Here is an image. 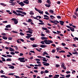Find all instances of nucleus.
Returning a JSON list of instances; mask_svg holds the SVG:
<instances>
[{
	"instance_id": "1",
	"label": "nucleus",
	"mask_w": 78,
	"mask_h": 78,
	"mask_svg": "<svg viewBox=\"0 0 78 78\" xmlns=\"http://www.w3.org/2000/svg\"><path fill=\"white\" fill-rule=\"evenodd\" d=\"M12 12L15 15L17 16H20L21 15V14H24V15H27V13L26 12H22V11H21V10H16V12L15 11H13ZM20 13H21V14Z\"/></svg>"
},
{
	"instance_id": "2",
	"label": "nucleus",
	"mask_w": 78,
	"mask_h": 78,
	"mask_svg": "<svg viewBox=\"0 0 78 78\" xmlns=\"http://www.w3.org/2000/svg\"><path fill=\"white\" fill-rule=\"evenodd\" d=\"M44 43H45V44H50V43L53 44V41L50 40H44Z\"/></svg>"
},
{
	"instance_id": "3",
	"label": "nucleus",
	"mask_w": 78,
	"mask_h": 78,
	"mask_svg": "<svg viewBox=\"0 0 78 78\" xmlns=\"http://www.w3.org/2000/svg\"><path fill=\"white\" fill-rule=\"evenodd\" d=\"M24 59H25V58H19L18 60L19 61H20L21 62H25V61H24Z\"/></svg>"
},
{
	"instance_id": "4",
	"label": "nucleus",
	"mask_w": 78,
	"mask_h": 78,
	"mask_svg": "<svg viewBox=\"0 0 78 78\" xmlns=\"http://www.w3.org/2000/svg\"><path fill=\"white\" fill-rule=\"evenodd\" d=\"M35 10L37 11L38 12H39L40 14H43V11H41V10L39 9H38L36 8H35Z\"/></svg>"
},
{
	"instance_id": "5",
	"label": "nucleus",
	"mask_w": 78,
	"mask_h": 78,
	"mask_svg": "<svg viewBox=\"0 0 78 78\" xmlns=\"http://www.w3.org/2000/svg\"><path fill=\"white\" fill-rule=\"evenodd\" d=\"M42 63L43 64V65L45 66H50L49 63H47L45 62H43Z\"/></svg>"
},
{
	"instance_id": "6",
	"label": "nucleus",
	"mask_w": 78,
	"mask_h": 78,
	"mask_svg": "<svg viewBox=\"0 0 78 78\" xmlns=\"http://www.w3.org/2000/svg\"><path fill=\"white\" fill-rule=\"evenodd\" d=\"M23 2L24 3H25L27 5L29 4V1L28 0H25V1H23Z\"/></svg>"
},
{
	"instance_id": "7",
	"label": "nucleus",
	"mask_w": 78,
	"mask_h": 78,
	"mask_svg": "<svg viewBox=\"0 0 78 78\" xmlns=\"http://www.w3.org/2000/svg\"><path fill=\"white\" fill-rule=\"evenodd\" d=\"M64 63H63L62 64L61 67H63V68L64 69H65V70H66V66H65Z\"/></svg>"
},
{
	"instance_id": "8",
	"label": "nucleus",
	"mask_w": 78,
	"mask_h": 78,
	"mask_svg": "<svg viewBox=\"0 0 78 78\" xmlns=\"http://www.w3.org/2000/svg\"><path fill=\"white\" fill-rule=\"evenodd\" d=\"M28 29L29 30V31H30V34H33V31L31 29H30V28H28Z\"/></svg>"
},
{
	"instance_id": "9",
	"label": "nucleus",
	"mask_w": 78,
	"mask_h": 78,
	"mask_svg": "<svg viewBox=\"0 0 78 78\" xmlns=\"http://www.w3.org/2000/svg\"><path fill=\"white\" fill-rule=\"evenodd\" d=\"M18 4H19V5H20L21 6H23L25 5V4L23 3V2H20Z\"/></svg>"
},
{
	"instance_id": "10",
	"label": "nucleus",
	"mask_w": 78,
	"mask_h": 78,
	"mask_svg": "<svg viewBox=\"0 0 78 78\" xmlns=\"http://www.w3.org/2000/svg\"><path fill=\"white\" fill-rule=\"evenodd\" d=\"M41 39L42 40H47L48 39V38H47V37H41Z\"/></svg>"
},
{
	"instance_id": "11",
	"label": "nucleus",
	"mask_w": 78,
	"mask_h": 78,
	"mask_svg": "<svg viewBox=\"0 0 78 78\" xmlns=\"http://www.w3.org/2000/svg\"><path fill=\"white\" fill-rule=\"evenodd\" d=\"M60 23L61 24V25H64V22L62 21H59Z\"/></svg>"
},
{
	"instance_id": "12",
	"label": "nucleus",
	"mask_w": 78,
	"mask_h": 78,
	"mask_svg": "<svg viewBox=\"0 0 78 78\" xmlns=\"http://www.w3.org/2000/svg\"><path fill=\"white\" fill-rule=\"evenodd\" d=\"M40 47H41V48H45L47 47V46L43 44H41L40 45Z\"/></svg>"
},
{
	"instance_id": "13",
	"label": "nucleus",
	"mask_w": 78,
	"mask_h": 78,
	"mask_svg": "<svg viewBox=\"0 0 78 78\" xmlns=\"http://www.w3.org/2000/svg\"><path fill=\"white\" fill-rule=\"evenodd\" d=\"M70 30H71V31H73V32L75 31V30H75V28L73 27H71Z\"/></svg>"
},
{
	"instance_id": "14",
	"label": "nucleus",
	"mask_w": 78,
	"mask_h": 78,
	"mask_svg": "<svg viewBox=\"0 0 78 78\" xmlns=\"http://www.w3.org/2000/svg\"><path fill=\"white\" fill-rule=\"evenodd\" d=\"M42 58H43V61H45V62H47V60L46 59V58L42 57Z\"/></svg>"
},
{
	"instance_id": "15",
	"label": "nucleus",
	"mask_w": 78,
	"mask_h": 78,
	"mask_svg": "<svg viewBox=\"0 0 78 78\" xmlns=\"http://www.w3.org/2000/svg\"><path fill=\"white\" fill-rule=\"evenodd\" d=\"M45 6L46 7H48V8H49V7H50L51 6V5L50 4H45Z\"/></svg>"
},
{
	"instance_id": "16",
	"label": "nucleus",
	"mask_w": 78,
	"mask_h": 78,
	"mask_svg": "<svg viewBox=\"0 0 78 78\" xmlns=\"http://www.w3.org/2000/svg\"><path fill=\"white\" fill-rule=\"evenodd\" d=\"M9 50L10 51H14V50L12 49L11 47L9 48Z\"/></svg>"
},
{
	"instance_id": "17",
	"label": "nucleus",
	"mask_w": 78,
	"mask_h": 78,
	"mask_svg": "<svg viewBox=\"0 0 78 78\" xmlns=\"http://www.w3.org/2000/svg\"><path fill=\"white\" fill-rule=\"evenodd\" d=\"M29 14L30 15H34V12L32 11H31L30 12Z\"/></svg>"
},
{
	"instance_id": "18",
	"label": "nucleus",
	"mask_w": 78,
	"mask_h": 78,
	"mask_svg": "<svg viewBox=\"0 0 78 78\" xmlns=\"http://www.w3.org/2000/svg\"><path fill=\"white\" fill-rule=\"evenodd\" d=\"M9 3H12V4H10L11 5H12V6H14V5H15V3H14V2H9Z\"/></svg>"
},
{
	"instance_id": "19",
	"label": "nucleus",
	"mask_w": 78,
	"mask_h": 78,
	"mask_svg": "<svg viewBox=\"0 0 78 78\" xmlns=\"http://www.w3.org/2000/svg\"><path fill=\"white\" fill-rule=\"evenodd\" d=\"M32 47H37V45L36 44H34L32 45Z\"/></svg>"
},
{
	"instance_id": "20",
	"label": "nucleus",
	"mask_w": 78,
	"mask_h": 78,
	"mask_svg": "<svg viewBox=\"0 0 78 78\" xmlns=\"http://www.w3.org/2000/svg\"><path fill=\"white\" fill-rule=\"evenodd\" d=\"M16 42L18 44H21V41H20V40H19V39L16 41Z\"/></svg>"
},
{
	"instance_id": "21",
	"label": "nucleus",
	"mask_w": 78,
	"mask_h": 78,
	"mask_svg": "<svg viewBox=\"0 0 78 78\" xmlns=\"http://www.w3.org/2000/svg\"><path fill=\"white\" fill-rule=\"evenodd\" d=\"M41 66H42V65L41 64H38V65H34L35 66H36L37 67H41Z\"/></svg>"
},
{
	"instance_id": "22",
	"label": "nucleus",
	"mask_w": 78,
	"mask_h": 78,
	"mask_svg": "<svg viewBox=\"0 0 78 78\" xmlns=\"http://www.w3.org/2000/svg\"><path fill=\"white\" fill-rule=\"evenodd\" d=\"M27 35L29 37H31V36H33V35H32V34H27Z\"/></svg>"
},
{
	"instance_id": "23",
	"label": "nucleus",
	"mask_w": 78,
	"mask_h": 78,
	"mask_svg": "<svg viewBox=\"0 0 78 78\" xmlns=\"http://www.w3.org/2000/svg\"><path fill=\"white\" fill-rule=\"evenodd\" d=\"M9 69H14V66H11L10 67H9Z\"/></svg>"
},
{
	"instance_id": "24",
	"label": "nucleus",
	"mask_w": 78,
	"mask_h": 78,
	"mask_svg": "<svg viewBox=\"0 0 78 78\" xmlns=\"http://www.w3.org/2000/svg\"><path fill=\"white\" fill-rule=\"evenodd\" d=\"M49 12H50V13H51V14H53V13L54 12V11H53V10L51 9L49 11Z\"/></svg>"
},
{
	"instance_id": "25",
	"label": "nucleus",
	"mask_w": 78,
	"mask_h": 78,
	"mask_svg": "<svg viewBox=\"0 0 78 78\" xmlns=\"http://www.w3.org/2000/svg\"><path fill=\"white\" fill-rule=\"evenodd\" d=\"M1 59H2V61H3L4 62H5L6 61V60L3 57H2L1 58Z\"/></svg>"
},
{
	"instance_id": "26",
	"label": "nucleus",
	"mask_w": 78,
	"mask_h": 78,
	"mask_svg": "<svg viewBox=\"0 0 78 78\" xmlns=\"http://www.w3.org/2000/svg\"><path fill=\"white\" fill-rule=\"evenodd\" d=\"M6 61H12V59H11V58H7L6 60Z\"/></svg>"
},
{
	"instance_id": "27",
	"label": "nucleus",
	"mask_w": 78,
	"mask_h": 78,
	"mask_svg": "<svg viewBox=\"0 0 78 78\" xmlns=\"http://www.w3.org/2000/svg\"><path fill=\"white\" fill-rule=\"evenodd\" d=\"M50 17L51 18V19H55V16H53V15H51L50 16Z\"/></svg>"
},
{
	"instance_id": "28",
	"label": "nucleus",
	"mask_w": 78,
	"mask_h": 78,
	"mask_svg": "<svg viewBox=\"0 0 78 78\" xmlns=\"http://www.w3.org/2000/svg\"><path fill=\"white\" fill-rule=\"evenodd\" d=\"M3 37H2V39H4L6 40L8 39V38H7V37L5 36H3Z\"/></svg>"
},
{
	"instance_id": "29",
	"label": "nucleus",
	"mask_w": 78,
	"mask_h": 78,
	"mask_svg": "<svg viewBox=\"0 0 78 78\" xmlns=\"http://www.w3.org/2000/svg\"><path fill=\"white\" fill-rule=\"evenodd\" d=\"M15 73H9L8 74V75H12V76L13 75H14Z\"/></svg>"
},
{
	"instance_id": "30",
	"label": "nucleus",
	"mask_w": 78,
	"mask_h": 78,
	"mask_svg": "<svg viewBox=\"0 0 78 78\" xmlns=\"http://www.w3.org/2000/svg\"><path fill=\"white\" fill-rule=\"evenodd\" d=\"M47 2L48 3V4H51V2L50 0H47Z\"/></svg>"
},
{
	"instance_id": "31",
	"label": "nucleus",
	"mask_w": 78,
	"mask_h": 78,
	"mask_svg": "<svg viewBox=\"0 0 78 78\" xmlns=\"http://www.w3.org/2000/svg\"><path fill=\"white\" fill-rule=\"evenodd\" d=\"M40 43L42 44H44V45H45V41H41Z\"/></svg>"
},
{
	"instance_id": "32",
	"label": "nucleus",
	"mask_w": 78,
	"mask_h": 78,
	"mask_svg": "<svg viewBox=\"0 0 78 78\" xmlns=\"http://www.w3.org/2000/svg\"><path fill=\"white\" fill-rule=\"evenodd\" d=\"M5 27L6 28H11V26L10 25H7Z\"/></svg>"
},
{
	"instance_id": "33",
	"label": "nucleus",
	"mask_w": 78,
	"mask_h": 78,
	"mask_svg": "<svg viewBox=\"0 0 78 78\" xmlns=\"http://www.w3.org/2000/svg\"><path fill=\"white\" fill-rule=\"evenodd\" d=\"M30 39L31 40V41H34L35 40V39L33 37L30 38Z\"/></svg>"
},
{
	"instance_id": "34",
	"label": "nucleus",
	"mask_w": 78,
	"mask_h": 78,
	"mask_svg": "<svg viewBox=\"0 0 78 78\" xmlns=\"http://www.w3.org/2000/svg\"><path fill=\"white\" fill-rule=\"evenodd\" d=\"M70 76V75L69 74L67 75L66 76V78H69Z\"/></svg>"
},
{
	"instance_id": "35",
	"label": "nucleus",
	"mask_w": 78,
	"mask_h": 78,
	"mask_svg": "<svg viewBox=\"0 0 78 78\" xmlns=\"http://www.w3.org/2000/svg\"><path fill=\"white\" fill-rule=\"evenodd\" d=\"M18 40L21 41H22V42H24V40L22 38L19 39Z\"/></svg>"
},
{
	"instance_id": "36",
	"label": "nucleus",
	"mask_w": 78,
	"mask_h": 78,
	"mask_svg": "<svg viewBox=\"0 0 78 78\" xmlns=\"http://www.w3.org/2000/svg\"><path fill=\"white\" fill-rule=\"evenodd\" d=\"M42 29L43 30H47V29L46 28H45L44 27H42Z\"/></svg>"
},
{
	"instance_id": "37",
	"label": "nucleus",
	"mask_w": 78,
	"mask_h": 78,
	"mask_svg": "<svg viewBox=\"0 0 78 78\" xmlns=\"http://www.w3.org/2000/svg\"><path fill=\"white\" fill-rule=\"evenodd\" d=\"M43 54H44V55H48V54L47 52H44Z\"/></svg>"
},
{
	"instance_id": "38",
	"label": "nucleus",
	"mask_w": 78,
	"mask_h": 78,
	"mask_svg": "<svg viewBox=\"0 0 78 78\" xmlns=\"http://www.w3.org/2000/svg\"><path fill=\"white\" fill-rule=\"evenodd\" d=\"M20 34L21 35V36H24V34L22 33V32H20Z\"/></svg>"
},
{
	"instance_id": "39",
	"label": "nucleus",
	"mask_w": 78,
	"mask_h": 78,
	"mask_svg": "<svg viewBox=\"0 0 78 78\" xmlns=\"http://www.w3.org/2000/svg\"><path fill=\"white\" fill-rule=\"evenodd\" d=\"M66 51H65L63 50L61 51H59V53H65Z\"/></svg>"
},
{
	"instance_id": "40",
	"label": "nucleus",
	"mask_w": 78,
	"mask_h": 78,
	"mask_svg": "<svg viewBox=\"0 0 78 78\" xmlns=\"http://www.w3.org/2000/svg\"><path fill=\"white\" fill-rule=\"evenodd\" d=\"M32 22V20L31 19H28V22Z\"/></svg>"
},
{
	"instance_id": "41",
	"label": "nucleus",
	"mask_w": 78,
	"mask_h": 78,
	"mask_svg": "<svg viewBox=\"0 0 78 78\" xmlns=\"http://www.w3.org/2000/svg\"><path fill=\"white\" fill-rule=\"evenodd\" d=\"M61 45H62V46H65L66 45V44L64 43H62L61 44Z\"/></svg>"
},
{
	"instance_id": "42",
	"label": "nucleus",
	"mask_w": 78,
	"mask_h": 78,
	"mask_svg": "<svg viewBox=\"0 0 78 78\" xmlns=\"http://www.w3.org/2000/svg\"><path fill=\"white\" fill-rule=\"evenodd\" d=\"M7 57H9V58H11V57H12V55H7Z\"/></svg>"
},
{
	"instance_id": "43",
	"label": "nucleus",
	"mask_w": 78,
	"mask_h": 78,
	"mask_svg": "<svg viewBox=\"0 0 78 78\" xmlns=\"http://www.w3.org/2000/svg\"><path fill=\"white\" fill-rule=\"evenodd\" d=\"M51 23H56V21H50Z\"/></svg>"
},
{
	"instance_id": "44",
	"label": "nucleus",
	"mask_w": 78,
	"mask_h": 78,
	"mask_svg": "<svg viewBox=\"0 0 78 78\" xmlns=\"http://www.w3.org/2000/svg\"><path fill=\"white\" fill-rule=\"evenodd\" d=\"M55 51H55V49H53L51 51V52H52V53H55Z\"/></svg>"
},
{
	"instance_id": "45",
	"label": "nucleus",
	"mask_w": 78,
	"mask_h": 78,
	"mask_svg": "<svg viewBox=\"0 0 78 78\" xmlns=\"http://www.w3.org/2000/svg\"><path fill=\"white\" fill-rule=\"evenodd\" d=\"M36 62L38 64H41V62H39V61H37Z\"/></svg>"
},
{
	"instance_id": "46",
	"label": "nucleus",
	"mask_w": 78,
	"mask_h": 78,
	"mask_svg": "<svg viewBox=\"0 0 78 78\" xmlns=\"http://www.w3.org/2000/svg\"><path fill=\"white\" fill-rule=\"evenodd\" d=\"M44 17H47L48 18H49V17H48V16L47 15H44Z\"/></svg>"
},
{
	"instance_id": "47",
	"label": "nucleus",
	"mask_w": 78,
	"mask_h": 78,
	"mask_svg": "<svg viewBox=\"0 0 78 78\" xmlns=\"http://www.w3.org/2000/svg\"><path fill=\"white\" fill-rule=\"evenodd\" d=\"M39 25H44V23H39Z\"/></svg>"
},
{
	"instance_id": "48",
	"label": "nucleus",
	"mask_w": 78,
	"mask_h": 78,
	"mask_svg": "<svg viewBox=\"0 0 78 78\" xmlns=\"http://www.w3.org/2000/svg\"><path fill=\"white\" fill-rule=\"evenodd\" d=\"M10 54H11V55H15V53H14V52H11L10 53Z\"/></svg>"
},
{
	"instance_id": "49",
	"label": "nucleus",
	"mask_w": 78,
	"mask_h": 78,
	"mask_svg": "<svg viewBox=\"0 0 78 78\" xmlns=\"http://www.w3.org/2000/svg\"><path fill=\"white\" fill-rule=\"evenodd\" d=\"M8 39H9V41H11V40L12 39V37H9Z\"/></svg>"
},
{
	"instance_id": "50",
	"label": "nucleus",
	"mask_w": 78,
	"mask_h": 78,
	"mask_svg": "<svg viewBox=\"0 0 78 78\" xmlns=\"http://www.w3.org/2000/svg\"><path fill=\"white\" fill-rule=\"evenodd\" d=\"M38 1L40 3H42V0H38Z\"/></svg>"
},
{
	"instance_id": "51",
	"label": "nucleus",
	"mask_w": 78,
	"mask_h": 78,
	"mask_svg": "<svg viewBox=\"0 0 78 78\" xmlns=\"http://www.w3.org/2000/svg\"><path fill=\"white\" fill-rule=\"evenodd\" d=\"M18 23V21L17 20L15 22H14V23H15V24H17V23Z\"/></svg>"
},
{
	"instance_id": "52",
	"label": "nucleus",
	"mask_w": 78,
	"mask_h": 78,
	"mask_svg": "<svg viewBox=\"0 0 78 78\" xmlns=\"http://www.w3.org/2000/svg\"><path fill=\"white\" fill-rule=\"evenodd\" d=\"M44 72H45V73H48V72H49V71H48V70H45Z\"/></svg>"
},
{
	"instance_id": "53",
	"label": "nucleus",
	"mask_w": 78,
	"mask_h": 78,
	"mask_svg": "<svg viewBox=\"0 0 78 78\" xmlns=\"http://www.w3.org/2000/svg\"><path fill=\"white\" fill-rule=\"evenodd\" d=\"M66 27L69 29H70L71 28V27L69 26H66Z\"/></svg>"
},
{
	"instance_id": "54",
	"label": "nucleus",
	"mask_w": 78,
	"mask_h": 78,
	"mask_svg": "<svg viewBox=\"0 0 78 78\" xmlns=\"http://www.w3.org/2000/svg\"><path fill=\"white\" fill-rule=\"evenodd\" d=\"M45 13L46 14H47V15H50V14L48 13V12H47V11H46L45 12Z\"/></svg>"
},
{
	"instance_id": "55",
	"label": "nucleus",
	"mask_w": 78,
	"mask_h": 78,
	"mask_svg": "<svg viewBox=\"0 0 78 78\" xmlns=\"http://www.w3.org/2000/svg\"><path fill=\"white\" fill-rule=\"evenodd\" d=\"M19 9V10H23V9L22 8H18L17 9Z\"/></svg>"
},
{
	"instance_id": "56",
	"label": "nucleus",
	"mask_w": 78,
	"mask_h": 78,
	"mask_svg": "<svg viewBox=\"0 0 78 78\" xmlns=\"http://www.w3.org/2000/svg\"><path fill=\"white\" fill-rule=\"evenodd\" d=\"M23 25H25L26 26H27V25H28V24H27V23H23Z\"/></svg>"
},
{
	"instance_id": "57",
	"label": "nucleus",
	"mask_w": 78,
	"mask_h": 78,
	"mask_svg": "<svg viewBox=\"0 0 78 78\" xmlns=\"http://www.w3.org/2000/svg\"><path fill=\"white\" fill-rule=\"evenodd\" d=\"M3 72H4V71L3 70H1V71H0V73H3Z\"/></svg>"
},
{
	"instance_id": "58",
	"label": "nucleus",
	"mask_w": 78,
	"mask_h": 78,
	"mask_svg": "<svg viewBox=\"0 0 78 78\" xmlns=\"http://www.w3.org/2000/svg\"><path fill=\"white\" fill-rule=\"evenodd\" d=\"M61 48H57L56 49V50H61Z\"/></svg>"
},
{
	"instance_id": "59",
	"label": "nucleus",
	"mask_w": 78,
	"mask_h": 78,
	"mask_svg": "<svg viewBox=\"0 0 78 78\" xmlns=\"http://www.w3.org/2000/svg\"><path fill=\"white\" fill-rule=\"evenodd\" d=\"M12 32L13 33H17V32L16 31H12Z\"/></svg>"
},
{
	"instance_id": "60",
	"label": "nucleus",
	"mask_w": 78,
	"mask_h": 78,
	"mask_svg": "<svg viewBox=\"0 0 78 78\" xmlns=\"http://www.w3.org/2000/svg\"><path fill=\"white\" fill-rule=\"evenodd\" d=\"M73 18H74V19H76V16L75 15H73Z\"/></svg>"
},
{
	"instance_id": "61",
	"label": "nucleus",
	"mask_w": 78,
	"mask_h": 78,
	"mask_svg": "<svg viewBox=\"0 0 78 78\" xmlns=\"http://www.w3.org/2000/svg\"><path fill=\"white\" fill-rule=\"evenodd\" d=\"M45 32L46 33H50V30H46L45 31Z\"/></svg>"
},
{
	"instance_id": "62",
	"label": "nucleus",
	"mask_w": 78,
	"mask_h": 78,
	"mask_svg": "<svg viewBox=\"0 0 78 78\" xmlns=\"http://www.w3.org/2000/svg\"><path fill=\"white\" fill-rule=\"evenodd\" d=\"M57 17L58 19H61V17L60 16H57Z\"/></svg>"
},
{
	"instance_id": "63",
	"label": "nucleus",
	"mask_w": 78,
	"mask_h": 78,
	"mask_svg": "<svg viewBox=\"0 0 78 78\" xmlns=\"http://www.w3.org/2000/svg\"><path fill=\"white\" fill-rule=\"evenodd\" d=\"M56 67H60V66L59 65H56Z\"/></svg>"
},
{
	"instance_id": "64",
	"label": "nucleus",
	"mask_w": 78,
	"mask_h": 78,
	"mask_svg": "<svg viewBox=\"0 0 78 78\" xmlns=\"http://www.w3.org/2000/svg\"><path fill=\"white\" fill-rule=\"evenodd\" d=\"M74 14L75 15H76V16H78V14L76 13V12H74Z\"/></svg>"
}]
</instances>
